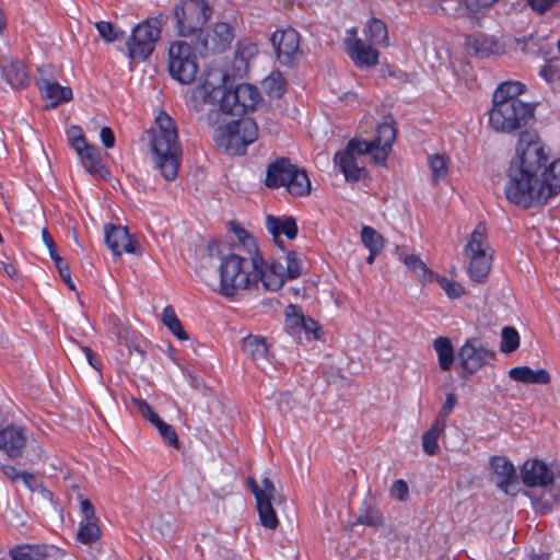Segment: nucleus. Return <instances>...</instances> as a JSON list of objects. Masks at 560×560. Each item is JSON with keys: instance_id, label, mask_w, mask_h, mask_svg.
<instances>
[{"instance_id": "338daca9", "label": "nucleus", "mask_w": 560, "mask_h": 560, "mask_svg": "<svg viewBox=\"0 0 560 560\" xmlns=\"http://www.w3.org/2000/svg\"><path fill=\"white\" fill-rule=\"evenodd\" d=\"M556 499L550 494L549 498H545V494L536 501V510L540 513L549 512L555 503Z\"/></svg>"}, {"instance_id": "bb28decb", "label": "nucleus", "mask_w": 560, "mask_h": 560, "mask_svg": "<svg viewBox=\"0 0 560 560\" xmlns=\"http://www.w3.org/2000/svg\"><path fill=\"white\" fill-rule=\"evenodd\" d=\"M42 238L49 250L50 258L55 262L61 279L69 289L75 290V285L71 279L70 268L57 253L55 241L46 228L42 230Z\"/></svg>"}, {"instance_id": "ea45409f", "label": "nucleus", "mask_w": 560, "mask_h": 560, "mask_svg": "<svg viewBox=\"0 0 560 560\" xmlns=\"http://www.w3.org/2000/svg\"><path fill=\"white\" fill-rule=\"evenodd\" d=\"M524 88L520 82L501 83L493 93L492 102L518 100V95L524 92Z\"/></svg>"}, {"instance_id": "2f4dec72", "label": "nucleus", "mask_w": 560, "mask_h": 560, "mask_svg": "<svg viewBox=\"0 0 560 560\" xmlns=\"http://www.w3.org/2000/svg\"><path fill=\"white\" fill-rule=\"evenodd\" d=\"M242 349L257 364L267 361L268 346L264 337L249 335L243 338Z\"/></svg>"}, {"instance_id": "13d9d810", "label": "nucleus", "mask_w": 560, "mask_h": 560, "mask_svg": "<svg viewBox=\"0 0 560 560\" xmlns=\"http://www.w3.org/2000/svg\"><path fill=\"white\" fill-rule=\"evenodd\" d=\"M560 0H527L530 9L539 15L545 14Z\"/></svg>"}, {"instance_id": "f704fd0d", "label": "nucleus", "mask_w": 560, "mask_h": 560, "mask_svg": "<svg viewBox=\"0 0 560 560\" xmlns=\"http://www.w3.org/2000/svg\"><path fill=\"white\" fill-rule=\"evenodd\" d=\"M438 354L439 366L442 371H450L455 360V352L451 339L440 336L433 342Z\"/></svg>"}, {"instance_id": "58836bf2", "label": "nucleus", "mask_w": 560, "mask_h": 560, "mask_svg": "<svg viewBox=\"0 0 560 560\" xmlns=\"http://www.w3.org/2000/svg\"><path fill=\"white\" fill-rule=\"evenodd\" d=\"M101 537L98 520H81L77 533V539L83 545H91Z\"/></svg>"}, {"instance_id": "09e8293b", "label": "nucleus", "mask_w": 560, "mask_h": 560, "mask_svg": "<svg viewBox=\"0 0 560 560\" xmlns=\"http://www.w3.org/2000/svg\"><path fill=\"white\" fill-rule=\"evenodd\" d=\"M100 36L107 43L117 40L124 35L122 31L116 30L110 22L100 21L95 23Z\"/></svg>"}, {"instance_id": "6e6552de", "label": "nucleus", "mask_w": 560, "mask_h": 560, "mask_svg": "<svg viewBox=\"0 0 560 560\" xmlns=\"http://www.w3.org/2000/svg\"><path fill=\"white\" fill-rule=\"evenodd\" d=\"M464 253L469 259L467 267L469 278L477 283L485 282L490 272L492 261L485 224H477L476 229L470 234Z\"/></svg>"}, {"instance_id": "393cba45", "label": "nucleus", "mask_w": 560, "mask_h": 560, "mask_svg": "<svg viewBox=\"0 0 560 560\" xmlns=\"http://www.w3.org/2000/svg\"><path fill=\"white\" fill-rule=\"evenodd\" d=\"M292 166L293 164L287 158H279L271 162L267 167L265 185L271 189L282 187L284 179L291 174Z\"/></svg>"}, {"instance_id": "a19ab883", "label": "nucleus", "mask_w": 560, "mask_h": 560, "mask_svg": "<svg viewBox=\"0 0 560 560\" xmlns=\"http://www.w3.org/2000/svg\"><path fill=\"white\" fill-rule=\"evenodd\" d=\"M161 320L167 327V329L179 340L188 339L187 332L184 330L174 308L171 305L164 307L161 315Z\"/></svg>"}, {"instance_id": "72a5a7b5", "label": "nucleus", "mask_w": 560, "mask_h": 560, "mask_svg": "<svg viewBox=\"0 0 560 560\" xmlns=\"http://www.w3.org/2000/svg\"><path fill=\"white\" fill-rule=\"evenodd\" d=\"M364 35L366 39L373 44L382 47L389 46L388 31L386 24L377 19L372 18L364 27Z\"/></svg>"}, {"instance_id": "6e6d98bb", "label": "nucleus", "mask_w": 560, "mask_h": 560, "mask_svg": "<svg viewBox=\"0 0 560 560\" xmlns=\"http://www.w3.org/2000/svg\"><path fill=\"white\" fill-rule=\"evenodd\" d=\"M390 497L397 501H406L409 494V488L406 481L398 479L394 481L390 490Z\"/></svg>"}, {"instance_id": "c85d7f7f", "label": "nucleus", "mask_w": 560, "mask_h": 560, "mask_svg": "<svg viewBox=\"0 0 560 560\" xmlns=\"http://www.w3.org/2000/svg\"><path fill=\"white\" fill-rule=\"evenodd\" d=\"M515 49H518L525 55L533 56L547 55L550 51L546 37L538 36L537 34L515 38Z\"/></svg>"}, {"instance_id": "4468645a", "label": "nucleus", "mask_w": 560, "mask_h": 560, "mask_svg": "<svg viewBox=\"0 0 560 560\" xmlns=\"http://www.w3.org/2000/svg\"><path fill=\"white\" fill-rule=\"evenodd\" d=\"M104 238L107 247L115 256L122 252L128 254H141V247L129 234L126 226L107 223L104 226Z\"/></svg>"}, {"instance_id": "4c0bfd02", "label": "nucleus", "mask_w": 560, "mask_h": 560, "mask_svg": "<svg viewBox=\"0 0 560 560\" xmlns=\"http://www.w3.org/2000/svg\"><path fill=\"white\" fill-rule=\"evenodd\" d=\"M288 185V192L294 197H304L311 192V180L305 170L299 168L293 171V177Z\"/></svg>"}, {"instance_id": "49530a36", "label": "nucleus", "mask_w": 560, "mask_h": 560, "mask_svg": "<svg viewBox=\"0 0 560 560\" xmlns=\"http://www.w3.org/2000/svg\"><path fill=\"white\" fill-rule=\"evenodd\" d=\"M361 241L368 249L381 250L384 247L382 235L371 226H363L361 230Z\"/></svg>"}, {"instance_id": "20e7f679", "label": "nucleus", "mask_w": 560, "mask_h": 560, "mask_svg": "<svg viewBox=\"0 0 560 560\" xmlns=\"http://www.w3.org/2000/svg\"><path fill=\"white\" fill-rule=\"evenodd\" d=\"M154 156L155 168L168 182L178 174L182 145L178 141L177 127L173 119L164 112L155 118V127L150 140Z\"/></svg>"}, {"instance_id": "412c9836", "label": "nucleus", "mask_w": 560, "mask_h": 560, "mask_svg": "<svg viewBox=\"0 0 560 560\" xmlns=\"http://www.w3.org/2000/svg\"><path fill=\"white\" fill-rule=\"evenodd\" d=\"M255 272H257L255 287L260 281L264 288L268 291H277L282 288L285 279L284 267L281 262H272L267 265L262 259L261 264H258Z\"/></svg>"}, {"instance_id": "8fccbe9b", "label": "nucleus", "mask_w": 560, "mask_h": 560, "mask_svg": "<svg viewBox=\"0 0 560 560\" xmlns=\"http://www.w3.org/2000/svg\"><path fill=\"white\" fill-rule=\"evenodd\" d=\"M439 285L444 290L450 299H458L465 294L464 287L457 281L447 279L446 277L438 278Z\"/></svg>"}, {"instance_id": "f03ea898", "label": "nucleus", "mask_w": 560, "mask_h": 560, "mask_svg": "<svg viewBox=\"0 0 560 560\" xmlns=\"http://www.w3.org/2000/svg\"><path fill=\"white\" fill-rule=\"evenodd\" d=\"M240 244L231 253L223 254L217 241L209 242L207 250L210 257L220 256V294L225 298L235 296L238 291L255 287L258 264L262 262V255L258 249L256 240L245 230L237 233Z\"/></svg>"}, {"instance_id": "680f3d73", "label": "nucleus", "mask_w": 560, "mask_h": 560, "mask_svg": "<svg viewBox=\"0 0 560 560\" xmlns=\"http://www.w3.org/2000/svg\"><path fill=\"white\" fill-rule=\"evenodd\" d=\"M30 546H15L10 550L12 560H35L27 551Z\"/></svg>"}, {"instance_id": "0eeeda50", "label": "nucleus", "mask_w": 560, "mask_h": 560, "mask_svg": "<svg viewBox=\"0 0 560 560\" xmlns=\"http://www.w3.org/2000/svg\"><path fill=\"white\" fill-rule=\"evenodd\" d=\"M492 103L489 124L495 131L513 132L526 127L534 119L533 105L521 100Z\"/></svg>"}, {"instance_id": "052dcab7", "label": "nucleus", "mask_w": 560, "mask_h": 560, "mask_svg": "<svg viewBox=\"0 0 560 560\" xmlns=\"http://www.w3.org/2000/svg\"><path fill=\"white\" fill-rule=\"evenodd\" d=\"M68 138H69L71 147L74 150H79V147L83 145L86 142L85 137L83 136L82 129L79 126L70 127V129L68 131Z\"/></svg>"}, {"instance_id": "473e14b6", "label": "nucleus", "mask_w": 560, "mask_h": 560, "mask_svg": "<svg viewBox=\"0 0 560 560\" xmlns=\"http://www.w3.org/2000/svg\"><path fill=\"white\" fill-rule=\"evenodd\" d=\"M498 0H458L463 15L472 22H480Z\"/></svg>"}, {"instance_id": "2eb2a0df", "label": "nucleus", "mask_w": 560, "mask_h": 560, "mask_svg": "<svg viewBox=\"0 0 560 560\" xmlns=\"http://www.w3.org/2000/svg\"><path fill=\"white\" fill-rule=\"evenodd\" d=\"M490 466L495 476L497 487L509 495L516 494L518 480L513 464L503 456H493Z\"/></svg>"}, {"instance_id": "e2e57ef3", "label": "nucleus", "mask_w": 560, "mask_h": 560, "mask_svg": "<svg viewBox=\"0 0 560 560\" xmlns=\"http://www.w3.org/2000/svg\"><path fill=\"white\" fill-rule=\"evenodd\" d=\"M135 407L137 408L138 412L145 419H150L151 413H154L155 411L152 409V407L143 399L140 398H133L132 399Z\"/></svg>"}, {"instance_id": "f257e3e1", "label": "nucleus", "mask_w": 560, "mask_h": 560, "mask_svg": "<svg viewBox=\"0 0 560 560\" xmlns=\"http://www.w3.org/2000/svg\"><path fill=\"white\" fill-rule=\"evenodd\" d=\"M548 159L546 145L536 131L520 133L504 189L510 202L529 209L544 206L560 192V158L547 165Z\"/></svg>"}, {"instance_id": "0e129e2a", "label": "nucleus", "mask_w": 560, "mask_h": 560, "mask_svg": "<svg viewBox=\"0 0 560 560\" xmlns=\"http://www.w3.org/2000/svg\"><path fill=\"white\" fill-rule=\"evenodd\" d=\"M80 509L83 514L82 520H92V521L98 520V517L96 516V513H95V509L90 500H88V499L81 500Z\"/></svg>"}, {"instance_id": "423d86ee", "label": "nucleus", "mask_w": 560, "mask_h": 560, "mask_svg": "<svg viewBox=\"0 0 560 560\" xmlns=\"http://www.w3.org/2000/svg\"><path fill=\"white\" fill-rule=\"evenodd\" d=\"M167 21V14L159 13L143 20L132 28L126 43L127 56L131 61H144L152 55Z\"/></svg>"}, {"instance_id": "774afa93", "label": "nucleus", "mask_w": 560, "mask_h": 560, "mask_svg": "<svg viewBox=\"0 0 560 560\" xmlns=\"http://www.w3.org/2000/svg\"><path fill=\"white\" fill-rule=\"evenodd\" d=\"M82 353L85 355L86 361L89 364L94 368L95 370L100 371L102 368L101 361L96 358L95 353L88 347L81 348Z\"/></svg>"}, {"instance_id": "1a4fd4ad", "label": "nucleus", "mask_w": 560, "mask_h": 560, "mask_svg": "<svg viewBox=\"0 0 560 560\" xmlns=\"http://www.w3.org/2000/svg\"><path fill=\"white\" fill-rule=\"evenodd\" d=\"M213 12L207 0H180L174 7L177 34L188 37L201 31Z\"/></svg>"}, {"instance_id": "79ce46f5", "label": "nucleus", "mask_w": 560, "mask_h": 560, "mask_svg": "<svg viewBox=\"0 0 560 560\" xmlns=\"http://www.w3.org/2000/svg\"><path fill=\"white\" fill-rule=\"evenodd\" d=\"M261 86L268 96L279 98L285 91V79L280 72H272L262 80Z\"/></svg>"}, {"instance_id": "7c9ffc66", "label": "nucleus", "mask_w": 560, "mask_h": 560, "mask_svg": "<svg viewBox=\"0 0 560 560\" xmlns=\"http://www.w3.org/2000/svg\"><path fill=\"white\" fill-rule=\"evenodd\" d=\"M7 82L14 89H23L30 83V74L26 65L21 60H14L3 69Z\"/></svg>"}, {"instance_id": "de8ad7c7", "label": "nucleus", "mask_w": 560, "mask_h": 560, "mask_svg": "<svg viewBox=\"0 0 560 560\" xmlns=\"http://www.w3.org/2000/svg\"><path fill=\"white\" fill-rule=\"evenodd\" d=\"M285 267L284 275L288 279H295L301 276V259L294 250H287L283 256Z\"/></svg>"}, {"instance_id": "e433bc0d", "label": "nucleus", "mask_w": 560, "mask_h": 560, "mask_svg": "<svg viewBox=\"0 0 560 560\" xmlns=\"http://www.w3.org/2000/svg\"><path fill=\"white\" fill-rule=\"evenodd\" d=\"M444 423L434 420L431 428L422 435V450L428 455H435L440 452L438 440L445 430Z\"/></svg>"}, {"instance_id": "5fc2aeb1", "label": "nucleus", "mask_w": 560, "mask_h": 560, "mask_svg": "<svg viewBox=\"0 0 560 560\" xmlns=\"http://www.w3.org/2000/svg\"><path fill=\"white\" fill-rule=\"evenodd\" d=\"M159 433L161 438L164 440V442L171 446L177 448L179 445L178 436L174 428L168 424L164 423L159 430Z\"/></svg>"}, {"instance_id": "bf43d9fd", "label": "nucleus", "mask_w": 560, "mask_h": 560, "mask_svg": "<svg viewBox=\"0 0 560 560\" xmlns=\"http://www.w3.org/2000/svg\"><path fill=\"white\" fill-rule=\"evenodd\" d=\"M211 108L208 109L205 120L209 126H215L221 121L223 115H225V110L221 109L220 103L217 102L215 105H210Z\"/></svg>"}, {"instance_id": "603ef678", "label": "nucleus", "mask_w": 560, "mask_h": 560, "mask_svg": "<svg viewBox=\"0 0 560 560\" xmlns=\"http://www.w3.org/2000/svg\"><path fill=\"white\" fill-rule=\"evenodd\" d=\"M20 481H22L23 485L32 492L40 491L44 497H51V492L46 490L43 487V483L36 478V476L31 472L22 471Z\"/></svg>"}, {"instance_id": "dca6fc26", "label": "nucleus", "mask_w": 560, "mask_h": 560, "mask_svg": "<svg viewBox=\"0 0 560 560\" xmlns=\"http://www.w3.org/2000/svg\"><path fill=\"white\" fill-rule=\"evenodd\" d=\"M213 140L219 149L232 155L244 154L247 145H249L240 131L234 129L232 122L219 126L214 130Z\"/></svg>"}, {"instance_id": "b1692460", "label": "nucleus", "mask_w": 560, "mask_h": 560, "mask_svg": "<svg viewBox=\"0 0 560 560\" xmlns=\"http://www.w3.org/2000/svg\"><path fill=\"white\" fill-rule=\"evenodd\" d=\"M80 156L83 167L95 177H105L107 171L101 163V154L98 148L85 142L83 145L75 150Z\"/></svg>"}, {"instance_id": "4d7b16f0", "label": "nucleus", "mask_w": 560, "mask_h": 560, "mask_svg": "<svg viewBox=\"0 0 560 560\" xmlns=\"http://www.w3.org/2000/svg\"><path fill=\"white\" fill-rule=\"evenodd\" d=\"M294 323L296 325L301 324V326L303 327V329L306 332L314 335L315 339L319 338V336H318L319 326H318L317 322H315L314 319L305 317L303 315H299L294 318Z\"/></svg>"}, {"instance_id": "a211bd4d", "label": "nucleus", "mask_w": 560, "mask_h": 560, "mask_svg": "<svg viewBox=\"0 0 560 560\" xmlns=\"http://www.w3.org/2000/svg\"><path fill=\"white\" fill-rule=\"evenodd\" d=\"M521 477L523 483L527 487L546 488L553 482L552 470L538 459L525 462L521 469Z\"/></svg>"}, {"instance_id": "a878e982", "label": "nucleus", "mask_w": 560, "mask_h": 560, "mask_svg": "<svg viewBox=\"0 0 560 560\" xmlns=\"http://www.w3.org/2000/svg\"><path fill=\"white\" fill-rule=\"evenodd\" d=\"M509 376L513 381L524 384L547 385L550 383V374L545 369L534 371L529 366H515L509 371Z\"/></svg>"}, {"instance_id": "c03bdc74", "label": "nucleus", "mask_w": 560, "mask_h": 560, "mask_svg": "<svg viewBox=\"0 0 560 560\" xmlns=\"http://www.w3.org/2000/svg\"><path fill=\"white\" fill-rule=\"evenodd\" d=\"M231 122L233 124L234 129L240 131L241 136L247 141V143L252 144L257 140L258 127L254 119L242 118Z\"/></svg>"}, {"instance_id": "a18cd8bd", "label": "nucleus", "mask_w": 560, "mask_h": 560, "mask_svg": "<svg viewBox=\"0 0 560 560\" xmlns=\"http://www.w3.org/2000/svg\"><path fill=\"white\" fill-rule=\"evenodd\" d=\"M520 347V335L512 326L503 327L501 331L500 350L503 353L514 352Z\"/></svg>"}, {"instance_id": "864d4df0", "label": "nucleus", "mask_w": 560, "mask_h": 560, "mask_svg": "<svg viewBox=\"0 0 560 560\" xmlns=\"http://www.w3.org/2000/svg\"><path fill=\"white\" fill-rule=\"evenodd\" d=\"M456 404H457L456 396L452 393L447 394L445 401H444L441 410L439 411L435 420L439 422L442 421V423H444V425H446V419L450 416V413L453 411Z\"/></svg>"}, {"instance_id": "f8f14e48", "label": "nucleus", "mask_w": 560, "mask_h": 560, "mask_svg": "<svg viewBox=\"0 0 560 560\" xmlns=\"http://www.w3.org/2000/svg\"><path fill=\"white\" fill-rule=\"evenodd\" d=\"M247 485L256 500L260 524L268 529H276L279 521L272 502L281 503L282 497L277 492L273 482L269 478H264L259 485L253 477L247 478Z\"/></svg>"}, {"instance_id": "37998d69", "label": "nucleus", "mask_w": 560, "mask_h": 560, "mask_svg": "<svg viewBox=\"0 0 560 560\" xmlns=\"http://www.w3.org/2000/svg\"><path fill=\"white\" fill-rule=\"evenodd\" d=\"M357 522L359 524L378 527L383 525L384 520L382 513L377 509L364 503L359 511Z\"/></svg>"}, {"instance_id": "5701e85b", "label": "nucleus", "mask_w": 560, "mask_h": 560, "mask_svg": "<svg viewBox=\"0 0 560 560\" xmlns=\"http://www.w3.org/2000/svg\"><path fill=\"white\" fill-rule=\"evenodd\" d=\"M266 228L278 244H280L278 242L280 235H284L289 240H294L299 233L296 220L290 215L276 217L269 214L266 217Z\"/></svg>"}, {"instance_id": "69168bd1", "label": "nucleus", "mask_w": 560, "mask_h": 560, "mask_svg": "<svg viewBox=\"0 0 560 560\" xmlns=\"http://www.w3.org/2000/svg\"><path fill=\"white\" fill-rule=\"evenodd\" d=\"M100 137L105 148L110 149L115 145V136L109 127H102Z\"/></svg>"}, {"instance_id": "c756f323", "label": "nucleus", "mask_w": 560, "mask_h": 560, "mask_svg": "<svg viewBox=\"0 0 560 560\" xmlns=\"http://www.w3.org/2000/svg\"><path fill=\"white\" fill-rule=\"evenodd\" d=\"M229 97L238 100L241 114L247 110H254L259 100V92L255 86L248 83L238 84L234 90H230Z\"/></svg>"}, {"instance_id": "cd10ccee", "label": "nucleus", "mask_w": 560, "mask_h": 560, "mask_svg": "<svg viewBox=\"0 0 560 560\" xmlns=\"http://www.w3.org/2000/svg\"><path fill=\"white\" fill-rule=\"evenodd\" d=\"M466 44L474 50L475 55L480 58H487L499 51L497 39L493 36L482 33L468 36Z\"/></svg>"}, {"instance_id": "4be33fe9", "label": "nucleus", "mask_w": 560, "mask_h": 560, "mask_svg": "<svg viewBox=\"0 0 560 560\" xmlns=\"http://www.w3.org/2000/svg\"><path fill=\"white\" fill-rule=\"evenodd\" d=\"M26 444V438L21 428L7 427L0 430V450H3L8 456L15 458L22 455Z\"/></svg>"}, {"instance_id": "ddd939ff", "label": "nucleus", "mask_w": 560, "mask_h": 560, "mask_svg": "<svg viewBox=\"0 0 560 560\" xmlns=\"http://www.w3.org/2000/svg\"><path fill=\"white\" fill-rule=\"evenodd\" d=\"M271 43L280 63L292 67L302 58L300 47V34L292 27L276 31L271 36Z\"/></svg>"}, {"instance_id": "c9c22d12", "label": "nucleus", "mask_w": 560, "mask_h": 560, "mask_svg": "<svg viewBox=\"0 0 560 560\" xmlns=\"http://www.w3.org/2000/svg\"><path fill=\"white\" fill-rule=\"evenodd\" d=\"M428 166L433 185L444 180L448 174V158L444 154H430Z\"/></svg>"}, {"instance_id": "3c124183", "label": "nucleus", "mask_w": 560, "mask_h": 560, "mask_svg": "<svg viewBox=\"0 0 560 560\" xmlns=\"http://www.w3.org/2000/svg\"><path fill=\"white\" fill-rule=\"evenodd\" d=\"M540 77H542L548 83L560 81V60L552 59L547 65H545L540 71Z\"/></svg>"}, {"instance_id": "7ed1b4c3", "label": "nucleus", "mask_w": 560, "mask_h": 560, "mask_svg": "<svg viewBox=\"0 0 560 560\" xmlns=\"http://www.w3.org/2000/svg\"><path fill=\"white\" fill-rule=\"evenodd\" d=\"M394 122L393 117H385L384 121L377 126L376 135L372 140L352 139L346 151L335 155V162L348 182H358L365 173V168L359 165L355 154H370L375 163L385 164L396 139Z\"/></svg>"}, {"instance_id": "6ab92c4d", "label": "nucleus", "mask_w": 560, "mask_h": 560, "mask_svg": "<svg viewBox=\"0 0 560 560\" xmlns=\"http://www.w3.org/2000/svg\"><path fill=\"white\" fill-rule=\"evenodd\" d=\"M372 45L361 38H353L347 42V52L358 68L363 69L377 65L380 52Z\"/></svg>"}, {"instance_id": "9d476101", "label": "nucleus", "mask_w": 560, "mask_h": 560, "mask_svg": "<svg viewBox=\"0 0 560 560\" xmlns=\"http://www.w3.org/2000/svg\"><path fill=\"white\" fill-rule=\"evenodd\" d=\"M167 69L174 80L182 84H190L198 72L194 48L183 40L173 42L168 47Z\"/></svg>"}, {"instance_id": "9b49d317", "label": "nucleus", "mask_w": 560, "mask_h": 560, "mask_svg": "<svg viewBox=\"0 0 560 560\" xmlns=\"http://www.w3.org/2000/svg\"><path fill=\"white\" fill-rule=\"evenodd\" d=\"M460 377L471 376L495 358V351L479 337L466 339L456 353Z\"/></svg>"}, {"instance_id": "aec40b11", "label": "nucleus", "mask_w": 560, "mask_h": 560, "mask_svg": "<svg viewBox=\"0 0 560 560\" xmlns=\"http://www.w3.org/2000/svg\"><path fill=\"white\" fill-rule=\"evenodd\" d=\"M44 69L39 68L40 77L36 81V85L40 91L42 97L50 101L48 107L55 108L60 103L72 100L73 94L69 86H61L59 83L44 78Z\"/></svg>"}, {"instance_id": "39448f33", "label": "nucleus", "mask_w": 560, "mask_h": 560, "mask_svg": "<svg viewBox=\"0 0 560 560\" xmlns=\"http://www.w3.org/2000/svg\"><path fill=\"white\" fill-rule=\"evenodd\" d=\"M225 73L219 69L206 72L200 82L191 90L190 102L195 112L202 113L207 105L220 103L221 109L230 115H242L238 100L229 97L225 86Z\"/></svg>"}, {"instance_id": "f3484780", "label": "nucleus", "mask_w": 560, "mask_h": 560, "mask_svg": "<svg viewBox=\"0 0 560 560\" xmlns=\"http://www.w3.org/2000/svg\"><path fill=\"white\" fill-rule=\"evenodd\" d=\"M234 34L231 25L219 22L207 31L200 44L206 52H223L231 46Z\"/></svg>"}]
</instances>
